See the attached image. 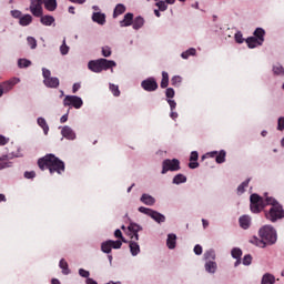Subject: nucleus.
Listing matches in <instances>:
<instances>
[{
    "label": "nucleus",
    "instance_id": "7ed1b4c3",
    "mask_svg": "<svg viewBox=\"0 0 284 284\" xmlns=\"http://www.w3.org/2000/svg\"><path fill=\"white\" fill-rule=\"evenodd\" d=\"M251 201V212L254 214H258L262 210L265 209L266 205H271L274 207V205H280L278 201L274 197L266 196L265 200L260 196L258 194L254 193L250 196Z\"/></svg>",
    "mask_w": 284,
    "mask_h": 284
},
{
    "label": "nucleus",
    "instance_id": "c03bdc74",
    "mask_svg": "<svg viewBox=\"0 0 284 284\" xmlns=\"http://www.w3.org/2000/svg\"><path fill=\"white\" fill-rule=\"evenodd\" d=\"M110 90L114 97H121V91L119 90V85L110 84Z\"/></svg>",
    "mask_w": 284,
    "mask_h": 284
},
{
    "label": "nucleus",
    "instance_id": "9b49d317",
    "mask_svg": "<svg viewBox=\"0 0 284 284\" xmlns=\"http://www.w3.org/2000/svg\"><path fill=\"white\" fill-rule=\"evenodd\" d=\"M43 1L32 0L29 10L33 17H43Z\"/></svg>",
    "mask_w": 284,
    "mask_h": 284
},
{
    "label": "nucleus",
    "instance_id": "c85d7f7f",
    "mask_svg": "<svg viewBox=\"0 0 284 284\" xmlns=\"http://www.w3.org/2000/svg\"><path fill=\"white\" fill-rule=\"evenodd\" d=\"M216 262L214 261H209L205 263V270L209 272V274H214L216 272Z\"/></svg>",
    "mask_w": 284,
    "mask_h": 284
},
{
    "label": "nucleus",
    "instance_id": "774afa93",
    "mask_svg": "<svg viewBox=\"0 0 284 284\" xmlns=\"http://www.w3.org/2000/svg\"><path fill=\"white\" fill-rule=\"evenodd\" d=\"M114 236H115V239H123V233L121 232V230H115V232H114Z\"/></svg>",
    "mask_w": 284,
    "mask_h": 284
},
{
    "label": "nucleus",
    "instance_id": "603ef678",
    "mask_svg": "<svg viewBox=\"0 0 284 284\" xmlns=\"http://www.w3.org/2000/svg\"><path fill=\"white\" fill-rule=\"evenodd\" d=\"M194 254H196V256H201L203 254V246H201L200 244L194 246Z\"/></svg>",
    "mask_w": 284,
    "mask_h": 284
},
{
    "label": "nucleus",
    "instance_id": "b1692460",
    "mask_svg": "<svg viewBox=\"0 0 284 284\" xmlns=\"http://www.w3.org/2000/svg\"><path fill=\"white\" fill-rule=\"evenodd\" d=\"M145 24V20L143 17L138 16L135 19H133V30H141V27Z\"/></svg>",
    "mask_w": 284,
    "mask_h": 284
},
{
    "label": "nucleus",
    "instance_id": "69168bd1",
    "mask_svg": "<svg viewBox=\"0 0 284 284\" xmlns=\"http://www.w3.org/2000/svg\"><path fill=\"white\" fill-rule=\"evenodd\" d=\"M189 168H190L191 170H196V168H199V162H196V161H190Z\"/></svg>",
    "mask_w": 284,
    "mask_h": 284
},
{
    "label": "nucleus",
    "instance_id": "f8f14e48",
    "mask_svg": "<svg viewBox=\"0 0 284 284\" xmlns=\"http://www.w3.org/2000/svg\"><path fill=\"white\" fill-rule=\"evenodd\" d=\"M19 78H12L0 84V88H2L4 92H10V90H12L17 85V83H19Z\"/></svg>",
    "mask_w": 284,
    "mask_h": 284
},
{
    "label": "nucleus",
    "instance_id": "a211bd4d",
    "mask_svg": "<svg viewBox=\"0 0 284 284\" xmlns=\"http://www.w3.org/2000/svg\"><path fill=\"white\" fill-rule=\"evenodd\" d=\"M43 83L47 88H58L59 87V78H48L47 80H43Z\"/></svg>",
    "mask_w": 284,
    "mask_h": 284
},
{
    "label": "nucleus",
    "instance_id": "7c9ffc66",
    "mask_svg": "<svg viewBox=\"0 0 284 284\" xmlns=\"http://www.w3.org/2000/svg\"><path fill=\"white\" fill-rule=\"evenodd\" d=\"M40 22L42 23V26H52V23H54V17L41 16Z\"/></svg>",
    "mask_w": 284,
    "mask_h": 284
},
{
    "label": "nucleus",
    "instance_id": "4c0bfd02",
    "mask_svg": "<svg viewBox=\"0 0 284 284\" xmlns=\"http://www.w3.org/2000/svg\"><path fill=\"white\" fill-rule=\"evenodd\" d=\"M204 258L207 262L214 261L216 258V253L214 252V250H209L204 253Z\"/></svg>",
    "mask_w": 284,
    "mask_h": 284
},
{
    "label": "nucleus",
    "instance_id": "a18cd8bd",
    "mask_svg": "<svg viewBox=\"0 0 284 284\" xmlns=\"http://www.w3.org/2000/svg\"><path fill=\"white\" fill-rule=\"evenodd\" d=\"M60 52L63 55H65L70 52V47H68V44H65V39L63 40L62 45L60 47Z\"/></svg>",
    "mask_w": 284,
    "mask_h": 284
},
{
    "label": "nucleus",
    "instance_id": "4468645a",
    "mask_svg": "<svg viewBox=\"0 0 284 284\" xmlns=\"http://www.w3.org/2000/svg\"><path fill=\"white\" fill-rule=\"evenodd\" d=\"M61 134L62 136H64V139H69V141H74L77 139V134L74 133L72 128L68 125L62 128Z\"/></svg>",
    "mask_w": 284,
    "mask_h": 284
},
{
    "label": "nucleus",
    "instance_id": "72a5a7b5",
    "mask_svg": "<svg viewBox=\"0 0 284 284\" xmlns=\"http://www.w3.org/2000/svg\"><path fill=\"white\" fill-rule=\"evenodd\" d=\"M59 267L62 270V274L64 275L70 274L68 262L64 258L60 260Z\"/></svg>",
    "mask_w": 284,
    "mask_h": 284
},
{
    "label": "nucleus",
    "instance_id": "c756f323",
    "mask_svg": "<svg viewBox=\"0 0 284 284\" xmlns=\"http://www.w3.org/2000/svg\"><path fill=\"white\" fill-rule=\"evenodd\" d=\"M174 185H181V183H187V178L181 173L173 178Z\"/></svg>",
    "mask_w": 284,
    "mask_h": 284
},
{
    "label": "nucleus",
    "instance_id": "5fc2aeb1",
    "mask_svg": "<svg viewBox=\"0 0 284 284\" xmlns=\"http://www.w3.org/2000/svg\"><path fill=\"white\" fill-rule=\"evenodd\" d=\"M243 265H252V255L247 254L243 257Z\"/></svg>",
    "mask_w": 284,
    "mask_h": 284
},
{
    "label": "nucleus",
    "instance_id": "ea45409f",
    "mask_svg": "<svg viewBox=\"0 0 284 284\" xmlns=\"http://www.w3.org/2000/svg\"><path fill=\"white\" fill-rule=\"evenodd\" d=\"M109 243L111 244V250H121V246L123 245V242L121 240L112 241L109 240Z\"/></svg>",
    "mask_w": 284,
    "mask_h": 284
},
{
    "label": "nucleus",
    "instance_id": "13d9d810",
    "mask_svg": "<svg viewBox=\"0 0 284 284\" xmlns=\"http://www.w3.org/2000/svg\"><path fill=\"white\" fill-rule=\"evenodd\" d=\"M79 274H80V276H82V278H90V272L89 271L80 268Z\"/></svg>",
    "mask_w": 284,
    "mask_h": 284
},
{
    "label": "nucleus",
    "instance_id": "0e129e2a",
    "mask_svg": "<svg viewBox=\"0 0 284 284\" xmlns=\"http://www.w3.org/2000/svg\"><path fill=\"white\" fill-rule=\"evenodd\" d=\"M10 139L0 135V145H7V143H9Z\"/></svg>",
    "mask_w": 284,
    "mask_h": 284
},
{
    "label": "nucleus",
    "instance_id": "9d476101",
    "mask_svg": "<svg viewBox=\"0 0 284 284\" xmlns=\"http://www.w3.org/2000/svg\"><path fill=\"white\" fill-rule=\"evenodd\" d=\"M225 156H226V153H225V150H222V151H212V152H209L206 153L205 155L202 156V161H205V159L210 158V159H214L215 158V161L216 163H225Z\"/></svg>",
    "mask_w": 284,
    "mask_h": 284
},
{
    "label": "nucleus",
    "instance_id": "680f3d73",
    "mask_svg": "<svg viewBox=\"0 0 284 284\" xmlns=\"http://www.w3.org/2000/svg\"><path fill=\"white\" fill-rule=\"evenodd\" d=\"M190 161H199V152L196 151L191 152Z\"/></svg>",
    "mask_w": 284,
    "mask_h": 284
},
{
    "label": "nucleus",
    "instance_id": "2eb2a0df",
    "mask_svg": "<svg viewBox=\"0 0 284 284\" xmlns=\"http://www.w3.org/2000/svg\"><path fill=\"white\" fill-rule=\"evenodd\" d=\"M239 223L242 230H250V226L252 225V217H250L248 215H242L239 219Z\"/></svg>",
    "mask_w": 284,
    "mask_h": 284
},
{
    "label": "nucleus",
    "instance_id": "338daca9",
    "mask_svg": "<svg viewBox=\"0 0 284 284\" xmlns=\"http://www.w3.org/2000/svg\"><path fill=\"white\" fill-rule=\"evenodd\" d=\"M80 89H81V84L80 83H74L73 88H72L73 94H77V92H79Z\"/></svg>",
    "mask_w": 284,
    "mask_h": 284
},
{
    "label": "nucleus",
    "instance_id": "58836bf2",
    "mask_svg": "<svg viewBox=\"0 0 284 284\" xmlns=\"http://www.w3.org/2000/svg\"><path fill=\"white\" fill-rule=\"evenodd\" d=\"M250 185V179L245 180L237 186V194H243L245 192V187Z\"/></svg>",
    "mask_w": 284,
    "mask_h": 284
},
{
    "label": "nucleus",
    "instance_id": "39448f33",
    "mask_svg": "<svg viewBox=\"0 0 284 284\" xmlns=\"http://www.w3.org/2000/svg\"><path fill=\"white\" fill-rule=\"evenodd\" d=\"M265 217L267 221H271V223H276L278 220L284 219L283 205L277 204L271 206L270 211L265 212Z\"/></svg>",
    "mask_w": 284,
    "mask_h": 284
},
{
    "label": "nucleus",
    "instance_id": "864d4df0",
    "mask_svg": "<svg viewBox=\"0 0 284 284\" xmlns=\"http://www.w3.org/2000/svg\"><path fill=\"white\" fill-rule=\"evenodd\" d=\"M11 17H13V19H21V17H23V13H21V11L19 10H12L11 11Z\"/></svg>",
    "mask_w": 284,
    "mask_h": 284
},
{
    "label": "nucleus",
    "instance_id": "dca6fc26",
    "mask_svg": "<svg viewBox=\"0 0 284 284\" xmlns=\"http://www.w3.org/2000/svg\"><path fill=\"white\" fill-rule=\"evenodd\" d=\"M134 13H126L122 21H120L121 28H128L133 24Z\"/></svg>",
    "mask_w": 284,
    "mask_h": 284
},
{
    "label": "nucleus",
    "instance_id": "4d7b16f0",
    "mask_svg": "<svg viewBox=\"0 0 284 284\" xmlns=\"http://www.w3.org/2000/svg\"><path fill=\"white\" fill-rule=\"evenodd\" d=\"M51 74H52V73L50 72V70H48V69H45V68L42 69V75H43L44 81H45L47 79L52 78Z\"/></svg>",
    "mask_w": 284,
    "mask_h": 284
},
{
    "label": "nucleus",
    "instance_id": "6ab92c4d",
    "mask_svg": "<svg viewBox=\"0 0 284 284\" xmlns=\"http://www.w3.org/2000/svg\"><path fill=\"white\" fill-rule=\"evenodd\" d=\"M92 20L94 21V23H99V26L105 24V16L101 12H94L92 16Z\"/></svg>",
    "mask_w": 284,
    "mask_h": 284
},
{
    "label": "nucleus",
    "instance_id": "37998d69",
    "mask_svg": "<svg viewBox=\"0 0 284 284\" xmlns=\"http://www.w3.org/2000/svg\"><path fill=\"white\" fill-rule=\"evenodd\" d=\"M182 78L180 75H174L171 79V85H174V88H179L181 85Z\"/></svg>",
    "mask_w": 284,
    "mask_h": 284
},
{
    "label": "nucleus",
    "instance_id": "a878e982",
    "mask_svg": "<svg viewBox=\"0 0 284 284\" xmlns=\"http://www.w3.org/2000/svg\"><path fill=\"white\" fill-rule=\"evenodd\" d=\"M253 34H254L255 39H257L261 43H263V41H265V30L263 28L255 29Z\"/></svg>",
    "mask_w": 284,
    "mask_h": 284
},
{
    "label": "nucleus",
    "instance_id": "20e7f679",
    "mask_svg": "<svg viewBox=\"0 0 284 284\" xmlns=\"http://www.w3.org/2000/svg\"><path fill=\"white\" fill-rule=\"evenodd\" d=\"M89 70L91 72L100 73L103 72V70H110L112 68H116V62L113 60H108L104 58L98 59V60H91L88 63Z\"/></svg>",
    "mask_w": 284,
    "mask_h": 284
},
{
    "label": "nucleus",
    "instance_id": "3c124183",
    "mask_svg": "<svg viewBox=\"0 0 284 284\" xmlns=\"http://www.w3.org/2000/svg\"><path fill=\"white\" fill-rule=\"evenodd\" d=\"M273 72H274V74H284V69L282 65H274Z\"/></svg>",
    "mask_w": 284,
    "mask_h": 284
},
{
    "label": "nucleus",
    "instance_id": "e433bc0d",
    "mask_svg": "<svg viewBox=\"0 0 284 284\" xmlns=\"http://www.w3.org/2000/svg\"><path fill=\"white\" fill-rule=\"evenodd\" d=\"M196 55V49L194 48H191L184 52H182L181 57L182 59H190V57H194Z\"/></svg>",
    "mask_w": 284,
    "mask_h": 284
},
{
    "label": "nucleus",
    "instance_id": "2f4dec72",
    "mask_svg": "<svg viewBox=\"0 0 284 284\" xmlns=\"http://www.w3.org/2000/svg\"><path fill=\"white\" fill-rule=\"evenodd\" d=\"M38 125L42 128L44 134L50 132V126H48V122L43 118H38Z\"/></svg>",
    "mask_w": 284,
    "mask_h": 284
},
{
    "label": "nucleus",
    "instance_id": "0eeeda50",
    "mask_svg": "<svg viewBox=\"0 0 284 284\" xmlns=\"http://www.w3.org/2000/svg\"><path fill=\"white\" fill-rule=\"evenodd\" d=\"M141 214H145L146 216H151L155 223H165V215L159 213L158 211H154L152 209H148L145 206H140L138 209Z\"/></svg>",
    "mask_w": 284,
    "mask_h": 284
},
{
    "label": "nucleus",
    "instance_id": "aec40b11",
    "mask_svg": "<svg viewBox=\"0 0 284 284\" xmlns=\"http://www.w3.org/2000/svg\"><path fill=\"white\" fill-rule=\"evenodd\" d=\"M275 283H276V277L271 273L264 274L261 281V284H275Z\"/></svg>",
    "mask_w": 284,
    "mask_h": 284
},
{
    "label": "nucleus",
    "instance_id": "393cba45",
    "mask_svg": "<svg viewBox=\"0 0 284 284\" xmlns=\"http://www.w3.org/2000/svg\"><path fill=\"white\" fill-rule=\"evenodd\" d=\"M45 10L49 12H54L57 10V0H43Z\"/></svg>",
    "mask_w": 284,
    "mask_h": 284
},
{
    "label": "nucleus",
    "instance_id": "e2e57ef3",
    "mask_svg": "<svg viewBox=\"0 0 284 284\" xmlns=\"http://www.w3.org/2000/svg\"><path fill=\"white\" fill-rule=\"evenodd\" d=\"M168 103H169V105H170V108H171V111L176 110V101L169 99V100H168Z\"/></svg>",
    "mask_w": 284,
    "mask_h": 284
},
{
    "label": "nucleus",
    "instance_id": "bf43d9fd",
    "mask_svg": "<svg viewBox=\"0 0 284 284\" xmlns=\"http://www.w3.org/2000/svg\"><path fill=\"white\" fill-rule=\"evenodd\" d=\"M34 176H37V173L34 171L24 172V179H34Z\"/></svg>",
    "mask_w": 284,
    "mask_h": 284
},
{
    "label": "nucleus",
    "instance_id": "de8ad7c7",
    "mask_svg": "<svg viewBox=\"0 0 284 284\" xmlns=\"http://www.w3.org/2000/svg\"><path fill=\"white\" fill-rule=\"evenodd\" d=\"M155 6L161 12H165V10H168V3H165V1H159L155 3Z\"/></svg>",
    "mask_w": 284,
    "mask_h": 284
},
{
    "label": "nucleus",
    "instance_id": "79ce46f5",
    "mask_svg": "<svg viewBox=\"0 0 284 284\" xmlns=\"http://www.w3.org/2000/svg\"><path fill=\"white\" fill-rule=\"evenodd\" d=\"M231 254L233 258H241V256H243V251L241 248L235 247L231 251Z\"/></svg>",
    "mask_w": 284,
    "mask_h": 284
},
{
    "label": "nucleus",
    "instance_id": "6e6552de",
    "mask_svg": "<svg viewBox=\"0 0 284 284\" xmlns=\"http://www.w3.org/2000/svg\"><path fill=\"white\" fill-rule=\"evenodd\" d=\"M63 105L65 108L72 105L75 110H79L83 105V100L77 95H67L63 100Z\"/></svg>",
    "mask_w": 284,
    "mask_h": 284
},
{
    "label": "nucleus",
    "instance_id": "49530a36",
    "mask_svg": "<svg viewBox=\"0 0 284 284\" xmlns=\"http://www.w3.org/2000/svg\"><path fill=\"white\" fill-rule=\"evenodd\" d=\"M27 41H28V44L30 45L31 50H36L37 39H34L33 37H28Z\"/></svg>",
    "mask_w": 284,
    "mask_h": 284
},
{
    "label": "nucleus",
    "instance_id": "cd10ccee",
    "mask_svg": "<svg viewBox=\"0 0 284 284\" xmlns=\"http://www.w3.org/2000/svg\"><path fill=\"white\" fill-rule=\"evenodd\" d=\"M168 85H170V74H168V72L163 71L162 72V80L160 83V87L165 90V88H168Z\"/></svg>",
    "mask_w": 284,
    "mask_h": 284
},
{
    "label": "nucleus",
    "instance_id": "423d86ee",
    "mask_svg": "<svg viewBox=\"0 0 284 284\" xmlns=\"http://www.w3.org/2000/svg\"><path fill=\"white\" fill-rule=\"evenodd\" d=\"M181 170V162L176 159H166L162 162L161 174H168V172H179Z\"/></svg>",
    "mask_w": 284,
    "mask_h": 284
},
{
    "label": "nucleus",
    "instance_id": "1a4fd4ad",
    "mask_svg": "<svg viewBox=\"0 0 284 284\" xmlns=\"http://www.w3.org/2000/svg\"><path fill=\"white\" fill-rule=\"evenodd\" d=\"M141 88H143L145 92H156V90H159V83L156 79L148 78L141 82Z\"/></svg>",
    "mask_w": 284,
    "mask_h": 284
},
{
    "label": "nucleus",
    "instance_id": "6e6d98bb",
    "mask_svg": "<svg viewBox=\"0 0 284 284\" xmlns=\"http://www.w3.org/2000/svg\"><path fill=\"white\" fill-rule=\"evenodd\" d=\"M235 41L236 43H243V41H245V39H243V33H241V31L235 33Z\"/></svg>",
    "mask_w": 284,
    "mask_h": 284
},
{
    "label": "nucleus",
    "instance_id": "c9c22d12",
    "mask_svg": "<svg viewBox=\"0 0 284 284\" xmlns=\"http://www.w3.org/2000/svg\"><path fill=\"white\" fill-rule=\"evenodd\" d=\"M110 240L109 241H105L101 244V251L104 253V254H110V252H112V245L110 244Z\"/></svg>",
    "mask_w": 284,
    "mask_h": 284
},
{
    "label": "nucleus",
    "instance_id": "412c9836",
    "mask_svg": "<svg viewBox=\"0 0 284 284\" xmlns=\"http://www.w3.org/2000/svg\"><path fill=\"white\" fill-rule=\"evenodd\" d=\"M129 247L132 256H138V254L141 252V247L139 246V243L134 241L129 242Z\"/></svg>",
    "mask_w": 284,
    "mask_h": 284
},
{
    "label": "nucleus",
    "instance_id": "ddd939ff",
    "mask_svg": "<svg viewBox=\"0 0 284 284\" xmlns=\"http://www.w3.org/2000/svg\"><path fill=\"white\" fill-rule=\"evenodd\" d=\"M128 230L131 233V239H134V241H139V232H141L143 227H141V225L136 223H131Z\"/></svg>",
    "mask_w": 284,
    "mask_h": 284
},
{
    "label": "nucleus",
    "instance_id": "4be33fe9",
    "mask_svg": "<svg viewBox=\"0 0 284 284\" xmlns=\"http://www.w3.org/2000/svg\"><path fill=\"white\" fill-rule=\"evenodd\" d=\"M245 41H246L247 47L251 48V49H254L257 45H263V42L258 41L256 39V37H250Z\"/></svg>",
    "mask_w": 284,
    "mask_h": 284
},
{
    "label": "nucleus",
    "instance_id": "5701e85b",
    "mask_svg": "<svg viewBox=\"0 0 284 284\" xmlns=\"http://www.w3.org/2000/svg\"><path fill=\"white\" fill-rule=\"evenodd\" d=\"M166 245L169 250H174L176 247V234H169L166 240Z\"/></svg>",
    "mask_w": 284,
    "mask_h": 284
},
{
    "label": "nucleus",
    "instance_id": "a19ab883",
    "mask_svg": "<svg viewBox=\"0 0 284 284\" xmlns=\"http://www.w3.org/2000/svg\"><path fill=\"white\" fill-rule=\"evenodd\" d=\"M18 65H19V68H30V65H32V62L27 59H20L18 61Z\"/></svg>",
    "mask_w": 284,
    "mask_h": 284
},
{
    "label": "nucleus",
    "instance_id": "f3484780",
    "mask_svg": "<svg viewBox=\"0 0 284 284\" xmlns=\"http://www.w3.org/2000/svg\"><path fill=\"white\" fill-rule=\"evenodd\" d=\"M140 201L144 205H149V206H152V205H154V203H156V199H154V196H152L148 193H143L142 196L140 197Z\"/></svg>",
    "mask_w": 284,
    "mask_h": 284
},
{
    "label": "nucleus",
    "instance_id": "052dcab7",
    "mask_svg": "<svg viewBox=\"0 0 284 284\" xmlns=\"http://www.w3.org/2000/svg\"><path fill=\"white\" fill-rule=\"evenodd\" d=\"M277 130H280V132H283V130H284V118L278 119Z\"/></svg>",
    "mask_w": 284,
    "mask_h": 284
},
{
    "label": "nucleus",
    "instance_id": "bb28decb",
    "mask_svg": "<svg viewBox=\"0 0 284 284\" xmlns=\"http://www.w3.org/2000/svg\"><path fill=\"white\" fill-rule=\"evenodd\" d=\"M30 23H32V16H30V14L21 16V18L19 20L20 26L26 28L27 26H30Z\"/></svg>",
    "mask_w": 284,
    "mask_h": 284
},
{
    "label": "nucleus",
    "instance_id": "f704fd0d",
    "mask_svg": "<svg viewBox=\"0 0 284 284\" xmlns=\"http://www.w3.org/2000/svg\"><path fill=\"white\" fill-rule=\"evenodd\" d=\"M6 168H12V162L8 161V155L0 159V170H6Z\"/></svg>",
    "mask_w": 284,
    "mask_h": 284
},
{
    "label": "nucleus",
    "instance_id": "473e14b6",
    "mask_svg": "<svg viewBox=\"0 0 284 284\" xmlns=\"http://www.w3.org/2000/svg\"><path fill=\"white\" fill-rule=\"evenodd\" d=\"M125 12V7L123 4H116L113 11V19H116V17H120V14H123Z\"/></svg>",
    "mask_w": 284,
    "mask_h": 284
},
{
    "label": "nucleus",
    "instance_id": "8fccbe9b",
    "mask_svg": "<svg viewBox=\"0 0 284 284\" xmlns=\"http://www.w3.org/2000/svg\"><path fill=\"white\" fill-rule=\"evenodd\" d=\"M174 94H175L174 89H172V88L166 89V91H165L166 99H174Z\"/></svg>",
    "mask_w": 284,
    "mask_h": 284
},
{
    "label": "nucleus",
    "instance_id": "09e8293b",
    "mask_svg": "<svg viewBox=\"0 0 284 284\" xmlns=\"http://www.w3.org/2000/svg\"><path fill=\"white\" fill-rule=\"evenodd\" d=\"M102 57H112V49L110 47H103L102 48Z\"/></svg>",
    "mask_w": 284,
    "mask_h": 284
},
{
    "label": "nucleus",
    "instance_id": "f257e3e1",
    "mask_svg": "<svg viewBox=\"0 0 284 284\" xmlns=\"http://www.w3.org/2000/svg\"><path fill=\"white\" fill-rule=\"evenodd\" d=\"M38 168L42 170V172L49 170L50 174H54V172H57V174L65 172V163L52 153L40 158L38 160Z\"/></svg>",
    "mask_w": 284,
    "mask_h": 284
},
{
    "label": "nucleus",
    "instance_id": "f03ea898",
    "mask_svg": "<svg viewBox=\"0 0 284 284\" xmlns=\"http://www.w3.org/2000/svg\"><path fill=\"white\" fill-rule=\"evenodd\" d=\"M260 239L254 237L252 243L257 247H267V245H274L277 241L276 230L272 225H265L258 231Z\"/></svg>",
    "mask_w": 284,
    "mask_h": 284
}]
</instances>
